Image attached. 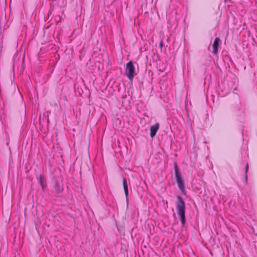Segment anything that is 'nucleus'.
I'll return each mask as SVG.
<instances>
[{
    "mask_svg": "<svg viewBox=\"0 0 257 257\" xmlns=\"http://www.w3.org/2000/svg\"><path fill=\"white\" fill-rule=\"evenodd\" d=\"M248 165L247 163L246 165V166H245V174H247V173L248 172ZM245 178H246V180H247V175H246V176H245Z\"/></svg>",
    "mask_w": 257,
    "mask_h": 257,
    "instance_id": "nucleus-9",
    "label": "nucleus"
},
{
    "mask_svg": "<svg viewBox=\"0 0 257 257\" xmlns=\"http://www.w3.org/2000/svg\"><path fill=\"white\" fill-rule=\"evenodd\" d=\"M39 183L41 185V187L43 189H44V187H45L46 186V184L44 182V181L43 180V179H42V177L41 176V175H40L39 176Z\"/></svg>",
    "mask_w": 257,
    "mask_h": 257,
    "instance_id": "nucleus-8",
    "label": "nucleus"
},
{
    "mask_svg": "<svg viewBox=\"0 0 257 257\" xmlns=\"http://www.w3.org/2000/svg\"><path fill=\"white\" fill-rule=\"evenodd\" d=\"M159 128V124L158 123H156L150 127V136L151 138H153L155 136Z\"/></svg>",
    "mask_w": 257,
    "mask_h": 257,
    "instance_id": "nucleus-4",
    "label": "nucleus"
},
{
    "mask_svg": "<svg viewBox=\"0 0 257 257\" xmlns=\"http://www.w3.org/2000/svg\"><path fill=\"white\" fill-rule=\"evenodd\" d=\"M123 189H124L125 196H126V197H127L128 195V186H127V180L125 178H124L123 179Z\"/></svg>",
    "mask_w": 257,
    "mask_h": 257,
    "instance_id": "nucleus-7",
    "label": "nucleus"
},
{
    "mask_svg": "<svg viewBox=\"0 0 257 257\" xmlns=\"http://www.w3.org/2000/svg\"><path fill=\"white\" fill-rule=\"evenodd\" d=\"M63 191L62 186L57 181H55L54 192L57 196H59Z\"/></svg>",
    "mask_w": 257,
    "mask_h": 257,
    "instance_id": "nucleus-5",
    "label": "nucleus"
},
{
    "mask_svg": "<svg viewBox=\"0 0 257 257\" xmlns=\"http://www.w3.org/2000/svg\"><path fill=\"white\" fill-rule=\"evenodd\" d=\"M125 74L130 80H132L136 75L135 66L132 61L126 63L125 68Z\"/></svg>",
    "mask_w": 257,
    "mask_h": 257,
    "instance_id": "nucleus-3",
    "label": "nucleus"
},
{
    "mask_svg": "<svg viewBox=\"0 0 257 257\" xmlns=\"http://www.w3.org/2000/svg\"><path fill=\"white\" fill-rule=\"evenodd\" d=\"M220 41L219 38L217 37L215 38L213 44V51L214 54L217 53L218 51V48L219 46V43Z\"/></svg>",
    "mask_w": 257,
    "mask_h": 257,
    "instance_id": "nucleus-6",
    "label": "nucleus"
},
{
    "mask_svg": "<svg viewBox=\"0 0 257 257\" xmlns=\"http://www.w3.org/2000/svg\"><path fill=\"white\" fill-rule=\"evenodd\" d=\"M174 170L175 173V178L178 187L180 191L183 193L185 191V185L184 181L181 177V174L179 171V169L176 163H174Z\"/></svg>",
    "mask_w": 257,
    "mask_h": 257,
    "instance_id": "nucleus-2",
    "label": "nucleus"
},
{
    "mask_svg": "<svg viewBox=\"0 0 257 257\" xmlns=\"http://www.w3.org/2000/svg\"><path fill=\"white\" fill-rule=\"evenodd\" d=\"M159 45H160V49H162V48L163 47V42L162 41L160 43Z\"/></svg>",
    "mask_w": 257,
    "mask_h": 257,
    "instance_id": "nucleus-10",
    "label": "nucleus"
},
{
    "mask_svg": "<svg viewBox=\"0 0 257 257\" xmlns=\"http://www.w3.org/2000/svg\"><path fill=\"white\" fill-rule=\"evenodd\" d=\"M177 212L179 217V219L182 224L186 222L185 218V203L184 199L181 196H177V202L176 203Z\"/></svg>",
    "mask_w": 257,
    "mask_h": 257,
    "instance_id": "nucleus-1",
    "label": "nucleus"
}]
</instances>
